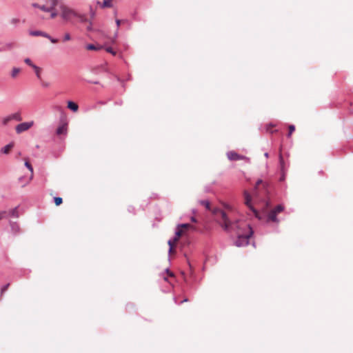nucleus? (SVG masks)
Listing matches in <instances>:
<instances>
[{
  "instance_id": "nucleus-1",
  "label": "nucleus",
  "mask_w": 353,
  "mask_h": 353,
  "mask_svg": "<svg viewBox=\"0 0 353 353\" xmlns=\"http://www.w3.org/2000/svg\"><path fill=\"white\" fill-rule=\"evenodd\" d=\"M216 219L225 230H237L238 239L236 246H243L248 244L250 237L252 234V228L244 222L233 223L230 221L229 215L223 210L217 209L214 211Z\"/></svg>"
},
{
  "instance_id": "nucleus-2",
  "label": "nucleus",
  "mask_w": 353,
  "mask_h": 353,
  "mask_svg": "<svg viewBox=\"0 0 353 353\" xmlns=\"http://www.w3.org/2000/svg\"><path fill=\"white\" fill-rule=\"evenodd\" d=\"M196 228L194 226L189 223L180 224L177 226L176 232L174 238L172 239L174 241L178 242L179 239L181 236L185 234L188 230H194Z\"/></svg>"
},
{
  "instance_id": "nucleus-3",
  "label": "nucleus",
  "mask_w": 353,
  "mask_h": 353,
  "mask_svg": "<svg viewBox=\"0 0 353 353\" xmlns=\"http://www.w3.org/2000/svg\"><path fill=\"white\" fill-rule=\"evenodd\" d=\"M60 9L61 11V16L62 19L65 21H70L72 18L77 15V12L68 6H61Z\"/></svg>"
},
{
  "instance_id": "nucleus-4",
  "label": "nucleus",
  "mask_w": 353,
  "mask_h": 353,
  "mask_svg": "<svg viewBox=\"0 0 353 353\" xmlns=\"http://www.w3.org/2000/svg\"><path fill=\"white\" fill-rule=\"evenodd\" d=\"M244 203L250 208V210L254 213L255 216L259 219H261L260 213L254 208L252 203V199L250 194L247 192H244Z\"/></svg>"
},
{
  "instance_id": "nucleus-5",
  "label": "nucleus",
  "mask_w": 353,
  "mask_h": 353,
  "mask_svg": "<svg viewBox=\"0 0 353 353\" xmlns=\"http://www.w3.org/2000/svg\"><path fill=\"white\" fill-rule=\"evenodd\" d=\"M284 208L282 205H277L274 210H272L268 214V221H271L273 222H278V219H276V214L281 212L283 210Z\"/></svg>"
},
{
  "instance_id": "nucleus-6",
  "label": "nucleus",
  "mask_w": 353,
  "mask_h": 353,
  "mask_svg": "<svg viewBox=\"0 0 353 353\" xmlns=\"http://www.w3.org/2000/svg\"><path fill=\"white\" fill-rule=\"evenodd\" d=\"M33 125H34L33 121L19 123L15 128L16 132L17 134H21V132L29 130L31 127L33 126Z\"/></svg>"
},
{
  "instance_id": "nucleus-7",
  "label": "nucleus",
  "mask_w": 353,
  "mask_h": 353,
  "mask_svg": "<svg viewBox=\"0 0 353 353\" xmlns=\"http://www.w3.org/2000/svg\"><path fill=\"white\" fill-rule=\"evenodd\" d=\"M97 72L99 74H101L105 78L108 79L109 76H110V73H109L108 63H105V65H101V66H99L97 69Z\"/></svg>"
},
{
  "instance_id": "nucleus-8",
  "label": "nucleus",
  "mask_w": 353,
  "mask_h": 353,
  "mask_svg": "<svg viewBox=\"0 0 353 353\" xmlns=\"http://www.w3.org/2000/svg\"><path fill=\"white\" fill-rule=\"evenodd\" d=\"M25 166L30 171L31 174H30V176L28 179H26L25 182L23 181V177H20L19 179V181L22 182V186L23 187H24L26 184H28L31 181V179H32V176H33V168L30 165V163L28 161H26L25 162Z\"/></svg>"
},
{
  "instance_id": "nucleus-9",
  "label": "nucleus",
  "mask_w": 353,
  "mask_h": 353,
  "mask_svg": "<svg viewBox=\"0 0 353 353\" xmlns=\"http://www.w3.org/2000/svg\"><path fill=\"white\" fill-rule=\"evenodd\" d=\"M227 157L231 161H239L244 159L243 156L239 155L234 151L228 152L227 153Z\"/></svg>"
},
{
  "instance_id": "nucleus-10",
  "label": "nucleus",
  "mask_w": 353,
  "mask_h": 353,
  "mask_svg": "<svg viewBox=\"0 0 353 353\" xmlns=\"http://www.w3.org/2000/svg\"><path fill=\"white\" fill-rule=\"evenodd\" d=\"M68 132V124L66 123H62L59 125L56 131L57 135L64 134L65 135Z\"/></svg>"
},
{
  "instance_id": "nucleus-11",
  "label": "nucleus",
  "mask_w": 353,
  "mask_h": 353,
  "mask_svg": "<svg viewBox=\"0 0 353 353\" xmlns=\"http://www.w3.org/2000/svg\"><path fill=\"white\" fill-rule=\"evenodd\" d=\"M97 6L100 8H105L110 7V0H103L101 2L100 0H97Z\"/></svg>"
},
{
  "instance_id": "nucleus-12",
  "label": "nucleus",
  "mask_w": 353,
  "mask_h": 353,
  "mask_svg": "<svg viewBox=\"0 0 353 353\" xmlns=\"http://www.w3.org/2000/svg\"><path fill=\"white\" fill-rule=\"evenodd\" d=\"M67 103H68L67 107L68 109H70V110H72L74 112H77L78 111L79 105L76 103H74L72 101H68Z\"/></svg>"
},
{
  "instance_id": "nucleus-13",
  "label": "nucleus",
  "mask_w": 353,
  "mask_h": 353,
  "mask_svg": "<svg viewBox=\"0 0 353 353\" xmlns=\"http://www.w3.org/2000/svg\"><path fill=\"white\" fill-rule=\"evenodd\" d=\"M30 34L31 36H41L43 37H48L46 32L40 30L30 31Z\"/></svg>"
},
{
  "instance_id": "nucleus-14",
  "label": "nucleus",
  "mask_w": 353,
  "mask_h": 353,
  "mask_svg": "<svg viewBox=\"0 0 353 353\" xmlns=\"http://www.w3.org/2000/svg\"><path fill=\"white\" fill-rule=\"evenodd\" d=\"M177 242L174 241L172 239L168 241V245L170 246L169 252L170 254H172L174 252V247L176 246Z\"/></svg>"
},
{
  "instance_id": "nucleus-15",
  "label": "nucleus",
  "mask_w": 353,
  "mask_h": 353,
  "mask_svg": "<svg viewBox=\"0 0 353 353\" xmlns=\"http://www.w3.org/2000/svg\"><path fill=\"white\" fill-rule=\"evenodd\" d=\"M11 216L17 218L19 216L17 208L16 207L7 212V216Z\"/></svg>"
},
{
  "instance_id": "nucleus-16",
  "label": "nucleus",
  "mask_w": 353,
  "mask_h": 353,
  "mask_svg": "<svg viewBox=\"0 0 353 353\" xmlns=\"http://www.w3.org/2000/svg\"><path fill=\"white\" fill-rule=\"evenodd\" d=\"M11 120H15L17 121H21L22 120V117L21 116L20 112H15L10 114Z\"/></svg>"
},
{
  "instance_id": "nucleus-17",
  "label": "nucleus",
  "mask_w": 353,
  "mask_h": 353,
  "mask_svg": "<svg viewBox=\"0 0 353 353\" xmlns=\"http://www.w3.org/2000/svg\"><path fill=\"white\" fill-rule=\"evenodd\" d=\"M85 48L88 50H99L102 48L101 46H95L94 44H88Z\"/></svg>"
},
{
  "instance_id": "nucleus-18",
  "label": "nucleus",
  "mask_w": 353,
  "mask_h": 353,
  "mask_svg": "<svg viewBox=\"0 0 353 353\" xmlns=\"http://www.w3.org/2000/svg\"><path fill=\"white\" fill-rule=\"evenodd\" d=\"M12 148V144H8L1 149V152L4 154H8Z\"/></svg>"
},
{
  "instance_id": "nucleus-19",
  "label": "nucleus",
  "mask_w": 353,
  "mask_h": 353,
  "mask_svg": "<svg viewBox=\"0 0 353 353\" xmlns=\"http://www.w3.org/2000/svg\"><path fill=\"white\" fill-rule=\"evenodd\" d=\"M75 17L79 19L80 22H85L87 21V18L85 14H81L77 12V15Z\"/></svg>"
},
{
  "instance_id": "nucleus-20",
  "label": "nucleus",
  "mask_w": 353,
  "mask_h": 353,
  "mask_svg": "<svg viewBox=\"0 0 353 353\" xmlns=\"http://www.w3.org/2000/svg\"><path fill=\"white\" fill-rule=\"evenodd\" d=\"M9 286H10V283H7L1 287V288L0 290V298L2 296L3 293L8 289Z\"/></svg>"
},
{
  "instance_id": "nucleus-21",
  "label": "nucleus",
  "mask_w": 353,
  "mask_h": 353,
  "mask_svg": "<svg viewBox=\"0 0 353 353\" xmlns=\"http://www.w3.org/2000/svg\"><path fill=\"white\" fill-rule=\"evenodd\" d=\"M20 69L18 68H14L12 70V77L14 78L17 77V75L19 73Z\"/></svg>"
},
{
  "instance_id": "nucleus-22",
  "label": "nucleus",
  "mask_w": 353,
  "mask_h": 353,
  "mask_svg": "<svg viewBox=\"0 0 353 353\" xmlns=\"http://www.w3.org/2000/svg\"><path fill=\"white\" fill-rule=\"evenodd\" d=\"M166 274H167V276H163V279L165 281H168V276H170V277H174V274L172 272H170L169 270H166Z\"/></svg>"
},
{
  "instance_id": "nucleus-23",
  "label": "nucleus",
  "mask_w": 353,
  "mask_h": 353,
  "mask_svg": "<svg viewBox=\"0 0 353 353\" xmlns=\"http://www.w3.org/2000/svg\"><path fill=\"white\" fill-rule=\"evenodd\" d=\"M39 8L44 11V12H52L53 10V8H48V7H46L45 6H39Z\"/></svg>"
},
{
  "instance_id": "nucleus-24",
  "label": "nucleus",
  "mask_w": 353,
  "mask_h": 353,
  "mask_svg": "<svg viewBox=\"0 0 353 353\" xmlns=\"http://www.w3.org/2000/svg\"><path fill=\"white\" fill-rule=\"evenodd\" d=\"M10 225H11L12 231H14V232H17L19 230V227L17 223H11Z\"/></svg>"
},
{
  "instance_id": "nucleus-25",
  "label": "nucleus",
  "mask_w": 353,
  "mask_h": 353,
  "mask_svg": "<svg viewBox=\"0 0 353 353\" xmlns=\"http://www.w3.org/2000/svg\"><path fill=\"white\" fill-rule=\"evenodd\" d=\"M54 201L56 205H59L62 203L63 199L61 197H54Z\"/></svg>"
},
{
  "instance_id": "nucleus-26",
  "label": "nucleus",
  "mask_w": 353,
  "mask_h": 353,
  "mask_svg": "<svg viewBox=\"0 0 353 353\" xmlns=\"http://www.w3.org/2000/svg\"><path fill=\"white\" fill-rule=\"evenodd\" d=\"M11 120V118H10V116L8 115L7 117H6L5 118L3 119L2 120V123L6 125H7Z\"/></svg>"
},
{
  "instance_id": "nucleus-27",
  "label": "nucleus",
  "mask_w": 353,
  "mask_h": 353,
  "mask_svg": "<svg viewBox=\"0 0 353 353\" xmlns=\"http://www.w3.org/2000/svg\"><path fill=\"white\" fill-rule=\"evenodd\" d=\"M32 68L34 70L37 77L38 78H40V71H41L40 68L38 66H37L36 65H34Z\"/></svg>"
},
{
  "instance_id": "nucleus-28",
  "label": "nucleus",
  "mask_w": 353,
  "mask_h": 353,
  "mask_svg": "<svg viewBox=\"0 0 353 353\" xmlns=\"http://www.w3.org/2000/svg\"><path fill=\"white\" fill-rule=\"evenodd\" d=\"M294 130H295L294 125H289V133L288 134V137H290Z\"/></svg>"
},
{
  "instance_id": "nucleus-29",
  "label": "nucleus",
  "mask_w": 353,
  "mask_h": 353,
  "mask_svg": "<svg viewBox=\"0 0 353 353\" xmlns=\"http://www.w3.org/2000/svg\"><path fill=\"white\" fill-rule=\"evenodd\" d=\"M47 36L48 37H46L45 38L48 39L52 43H57L58 42L57 39H54L50 34H47Z\"/></svg>"
},
{
  "instance_id": "nucleus-30",
  "label": "nucleus",
  "mask_w": 353,
  "mask_h": 353,
  "mask_svg": "<svg viewBox=\"0 0 353 353\" xmlns=\"http://www.w3.org/2000/svg\"><path fill=\"white\" fill-rule=\"evenodd\" d=\"M24 62L32 68L35 65L29 58L25 59Z\"/></svg>"
},
{
  "instance_id": "nucleus-31",
  "label": "nucleus",
  "mask_w": 353,
  "mask_h": 353,
  "mask_svg": "<svg viewBox=\"0 0 353 353\" xmlns=\"http://www.w3.org/2000/svg\"><path fill=\"white\" fill-rule=\"evenodd\" d=\"M10 22L14 26H17L20 22V20H19V19H17V18H13L10 20Z\"/></svg>"
},
{
  "instance_id": "nucleus-32",
  "label": "nucleus",
  "mask_w": 353,
  "mask_h": 353,
  "mask_svg": "<svg viewBox=\"0 0 353 353\" xmlns=\"http://www.w3.org/2000/svg\"><path fill=\"white\" fill-rule=\"evenodd\" d=\"M201 204L204 205L207 209H210V203L208 201H201Z\"/></svg>"
},
{
  "instance_id": "nucleus-33",
  "label": "nucleus",
  "mask_w": 353,
  "mask_h": 353,
  "mask_svg": "<svg viewBox=\"0 0 353 353\" xmlns=\"http://www.w3.org/2000/svg\"><path fill=\"white\" fill-rule=\"evenodd\" d=\"M71 37L69 33H65L63 37V41H68L70 40Z\"/></svg>"
},
{
  "instance_id": "nucleus-34",
  "label": "nucleus",
  "mask_w": 353,
  "mask_h": 353,
  "mask_svg": "<svg viewBox=\"0 0 353 353\" xmlns=\"http://www.w3.org/2000/svg\"><path fill=\"white\" fill-rule=\"evenodd\" d=\"M6 217H7V212L6 211L0 212V219H2Z\"/></svg>"
},
{
  "instance_id": "nucleus-35",
  "label": "nucleus",
  "mask_w": 353,
  "mask_h": 353,
  "mask_svg": "<svg viewBox=\"0 0 353 353\" xmlns=\"http://www.w3.org/2000/svg\"><path fill=\"white\" fill-rule=\"evenodd\" d=\"M13 43H7L6 46H5V48H3V50H6V49H12L13 48Z\"/></svg>"
},
{
  "instance_id": "nucleus-36",
  "label": "nucleus",
  "mask_w": 353,
  "mask_h": 353,
  "mask_svg": "<svg viewBox=\"0 0 353 353\" xmlns=\"http://www.w3.org/2000/svg\"><path fill=\"white\" fill-rule=\"evenodd\" d=\"M103 104H104V103H103V102H102V101H99V102H97V103L93 106V108H94V109H97V108H99V105H103Z\"/></svg>"
},
{
  "instance_id": "nucleus-37",
  "label": "nucleus",
  "mask_w": 353,
  "mask_h": 353,
  "mask_svg": "<svg viewBox=\"0 0 353 353\" xmlns=\"http://www.w3.org/2000/svg\"><path fill=\"white\" fill-rule=\"evenodd\" d=\"M41 85L44 88H48V87L50 86V83L48 82H44L43 81V82L41 83Z\"/></svg>"
},
{
  "instance_id": "nucleus-38",
  "label": "nucleus",
  "mask_w": 353,
  "mask_h": 353,
  "mask_svg": "<svg viewBox=\"0 0 353 353\" xmlns=\"http://www.w3.org/2000/svg\"><path fill=\"white\" fill-rule=\"evenodd\" d=\"M90 15H91V17H92V18H94V16H95V12L92 10V7H90Z\"/></svg>"
},
{
  "instance_id": "nucleus-39",
  "label": "nucleus",
  "mask_w": 353,
  "mask_h": 353,
  "mask_svg": "<svg viewBox=\"0 0 353 353\" xmlns=\"http://www.w3.org/2000/svg\"><path fill=\"white\" fill-rule=\"evenodd\" d=\"M57 13L56 12H52V13H51V15H50L51 18H52V19H53V18H54L55 17H57Z\"/></svg>"
},
{
  "instance_id": "nucleus-40",
  "label": "nucleus",
  "mask_w": 353,
  "mask_h": 353,
  "mask_svg": "<svg viewBox=\"0 0 353 353\" xmlns=\"http://www.w3.org/2000/svg\"><path fill=\"white\" fill-rule=\"evenodd\" d=\"M86 29L88 31H91L92 30L91 23H90V24L87 26Z\"/></svg>"
},
{
  "instance_id": "nucleus-41",
  "label": "nucleus",
  "mask_w": 353,
  "mask_h": 353,
  "mask_svg": "<svg viewBox=\"0 0 353 353\" xmlns=\"http://www.w3.org/2000/svg\"><path fill=\"white\" fill-rule=\"evenodd\" d=\"M263 183V181L261 180H259L257 182H256V188H258V187L260 185V184H261Z\"/></svg>"
},
{
  "instance_id": "nucleus-42",
  "label": "nucleus",
  "mask_w": 353,
  "mask_h": 353,
  "mask_svg": "<svg viewBox=\"0 0 353 353\" xmlns=\"http://www.w3.org/2000/svg\"><path fill=\"white\" fill-rule=\"evenodd\" d=\"M57 4V0H53L52 1V6L51 8H53Z\"/></svg>"
},
{
  "instance_id": "nucleus-43",
  "label": "nucleus",
  "mask_w": 353,
  "mask_h": 353,
  "mask_svg": "<svg viewBox=\"0 0 353 353\" xmlns=\"http://www.w3.org/2000/svg\"><path fill=\"white\" fill-rule=\"evenodd\" d=\"M116 23H117V26H120V24H121V23H123V21H121V20L117 19V20H116Z\"/></svg>"
},
{
  "instance_id": "nucleus-44",
  "label": "nucleus",
  "mask_w": 353,
  "mask_h": 353,
  "mask_svg": "<svg viewBox=\"0 0 353 353\" xmlns=\"http://www.w3.org/2000/svg\"><path fill=\"white\" fill-rule=\"evenodd\" d=\"M105 51L108 53H110V46L105 48Z\"/></svg>"
},
{
  "instance_id": "nucleus-45",
  "label": "nucleus",
  "mask_w": 353,
  "mask_h": 353,
  "mask_svg": "<svg viewBox=\"0 0 353 353\" xmlns=\"http://www.w3.org/2000/svg\"><path fill=\"white\" fill-rule=\"evenodd\" d=\"M191 221L192 222H196V219L194 216L191 217Z\"/></svg>"
},
{
  "instance_id": "nucleus-46",
  "label": "nucleus",
  "mask_w": 353,
  "mask_h": 353,
  "mask_svg": "<svg viewBox=\"0 0 353 353\" xmlns=\"http://www.w3.org/2000/svg\"><path fill=\"white\" fill-rule=\"evenodd\" d=\"M188 300V299H185L184 300L181 301L180 303H183L184 302H187Z\"/></svg>"
},
{
  "instance_id": "nucleus-47",
  "label": "nucleus",
  "mask_w": 353,
  "mask_h": 353,
  "mask_svg": "<svg viewBox=\"0 0 353 353\" xmlns=\"http://www.w3.org/2000/svg\"><path fill=\"white\" fill-rule=\"evenodd\" d=\"M111 53H112V55H115V52L113 51L112 49Z\"/></svg>"
},
{
  "instance_id": "nucleus-48",
  "label": "nucleus",
  "mask_w": 353,
  "mask_h": 353,
  "mask_svg": "<svg viewBox=\"0 0 353 353\" xmlns=\"http://www.w3.org/2000/svg\"><path fill=\"white\" fill-rule=\"evenodd\" d=\"M33 6H34V7H39V6H38L37 3H34V4H33Z\"/></svg>"
},
{
  "instance_id": "nucleus-49",
  "label": "nucleus",
  "mask_w": 353,
  "mask_h": 353,
  "mask_svg": "<svg viewBox=\"0 0 353 353\" xmlns=\"http://www.w3.org/2000/svg\"><path fill=\"white\" fill-rule=\"evenodd\" d=\"M93 83H94V84H98V83H99V82H97V81H94V82H93Z\"/></svg>"
},
{
  "instance_id": "nucleus-50",
  "label": "nucleus",
  "mask_w": 353,
  "mask_h": 353,
  "mask_svg": "<svg viewBox=\"0 0 353 353\" xmlns=\"http://www.w3.org/2000/svg\"><path fill=\"white\" fill-rule=\"evenodd\" d=\"M265 157H268V153H265Z\"/></svg>"
},
{
  "instance_id": "nucleus-51",
  "label": "nucleus",
  "mask_w": 353,
  "mask_h": 353,
  "mask_svg": "<svg viewBox=\"0 0 353 353\" xmlns=\"http://www.w3.org/2000/svg\"><path fill=\"white\" fill-rule=\"evenodd\" d=\"M2 50H3V49L0 48V52L2 51Z\"/></svg>"
}]
</instances>
